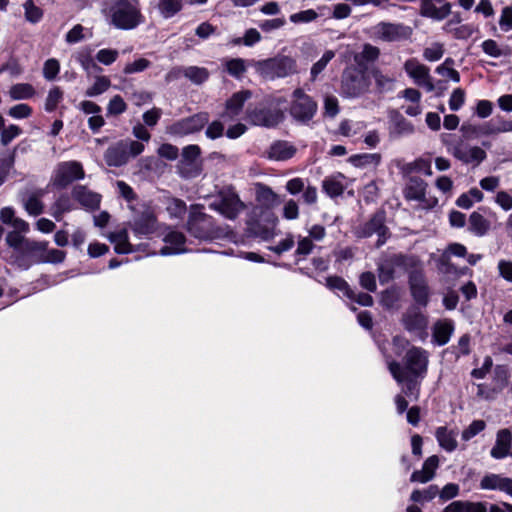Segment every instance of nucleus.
Listing matches in <instances>:
<instances>
[{
  "label": "nucleus",
  "mask_w": 512,
  "mask_h": 512,
  "mask_svg": "<svg viewBox=\"0 0 512 512\" xmlns=\"http://www.w3.org/2000/svg\"><path fill=\"white\" fill-rule=\"evenodd\" d=\"M108 23L118 30H133L144 23L140 0H111L106 9Z\"/></svg>",
  "instance_id": "1"
},
{
  "label": "nucleus",
  "mask_w": 512,
  "mask_h": 512,
  "mask_svg": "<svg viewBox=\"0 0 512 512\" xmlns=\"http://www.w3.org/2000/svg\"><path fill=\"white\" fill-rule=\"evenodd\" d=\"M250 65L264 80L273 81L286 78L298 73L297 60L287 55H276L264 60H251Z\"/></svg>",
  "instance_id": "2"
},
{
  "label": "nucleus",
  "mask_w": 512,
  "mask_h": 512,
  "mask_svg": "<svg viewBox=\"0 0 512 512\" xmlns=\"http://www.w3.org/2000/svg\"><path fill=\"white\" fill-rule=\"evenodd\" d=\"M370 81L364 70L356 67L344 69L341 76V94L347 98H357L368 92Z\"/></svg>",
  "instance_id": "3"
},
{
  "label": "nucleus",
  "mask_w": 512,
  "mask_h": 512,
  "mask_svg": "<svg viewBox=\"0 0 512 512\" xmlns=\"http://www.w3.org/2000/svg\"><path fill=\"white\" fill-rule=\"evenodd\" d=\"M461 132L466 139H476L481 136L497 135L505 132H512V120H506L502 117H495L482 124L464 123L461 126Z\"/></svg>",
  "instance_id": "4"
},
{
  "label": "nucleus",
  "mask_w": 512,
  "mask_h": 512,
  "mask_svg": "<svg viewBox=\"0 0 512 512\" xmlns=\"http://www.w3.org/2000/svg\"><path fill=\"white\" fill-rule=\"evenodd\" d=\"M187 231L200 240L218 238L222 234V230L214 226L212 217L200 211L190 212Z\"/></svg>",
  "instance_id": "5"
},
{
  "label": "nucleus",
  "mask_w": 512,
  "mask_h": 512,
  "mask_svg": "<svg viewBox=\"0 0 512 512\" xmlns=\"http://www.w3.org/2000/svg\"><path fill=\"white\" fill-rule=\"evenodd\" d=\"M293 100L290 106L291 116L298 122L307 123L315 116L317 112V103L304 92L297 88L292 94Z\"/></svg>",
  "instance_id": "6"
},
{
  "label": "nucleus",
  "mask_w": 512,
  "mask_h": 512,
  "mask_svg": "<svg viewBox=\"0 0 512 512\" xmlns=\"http://www.w3.org/2000/svg\"><path fill=\"white\" fill-rule=\"evenodd\" d=\"M210 208L218 211L224 217L234 220L245 208L239 196L231 189L222 190L210 204Z\"/></svg>",
  "instance_id": "7"
},
{
  "label": "nucleus",
  "mask_w": 512,
  "mask_h": 512,
  "mask_svg": "<svg viewBox=\"0 0 512 512\" xmlns=\"http://www.w3.org/2000/svg\"><path fill=\"white\" fill-rule=\"evenodd\" d=\"M85 177L83 166L77 161H66L59 163L54 171L51 183L58 189H64L72 182Z\"/></svg>",
  "instance_id": "8"
},
{
  "label": "nucleus",
  "mask_w": 512,
  "mask_h": 512,
  "mask_svg": "<svg viewBox=\"0 0 512 512\" xmlns=\"http://www.w3.org/2000/svg\"><path fill=\"white\" fill-rule=\"evenodd\" d=\"M200 154L201 149L198 145H188L182 149L181 159L176 166L181 177L189 179L200 175L202 170Z\"/></svg>",
  "instance_id": "9"
},
{
  "label": "nucleus",
  "mask_w": 512,
  "mask_h": 512,
  "mask_svg": "<svg viewBox=\"0 0 512 512\" xmlns=\"http://www.w3.org/2000/svg\"><path fill=\"white\" fill-rule=\"evenodd\" d=\"M404 371L413 377H424L428 366V353L420 347H411L404 358Z\"/></svg>",
  "instance_id": "10"
},
{
  "label": "nucleus",
  "mask_w": 512,
  "mask_h": 512,
  "mask_svg": "<svg viewBox=\"0 0 512 512\" xmlns=\"http://www.w3.org/2000/svg\"><path fill=\"white\" fill-rule=\"evenodd\" d=\"M247 120L253 125L274 127L284 119L283 112L278 108L257 106L247 110Z\"/></svg>",
  "instance_id": "11"
},
{
  "label": "nucleus",
  "mask_w": 512,
  "mask_h": 512,
  "mask_svg": "<svg viewBox=\"0 0 512 512\" xmlns=\"http://www.w3.org/2000/svg\"><path fill=\"white\" fill-rule=\"evenodd\" d=\"M209 121L208 113L201 112L193 116L181 119L169 127V132L174 135H187L200 131Z\"/></svg>",
  "instance_id": "12"
},
{
  "label": "nucleus",
  "mask_w": 512,
  "mask_h": 512,
  "mask_svg": "<svg viewBox=\"0 0 512 512\" xmlns=\"http://www.w3.org/2000/svg\"><path fill=\"white\" fill-rule=\"evenodd\" d=\"M404 69L418 86H423L428 92L435 89L429 68L424 64L412 58L404 63Z\"/></svg>",
  "instance_id": "13"
},
{
  "label": "nucleus",
  "mask_w": 512,
  "mask_h": 512,
  "mask_svg": "<svg viewBox=\"0 0 512 512\" xmlns=\"http://www.w3.org/2000/svg\"><path fill=\"white\" fill-rule=\"evenodd\" d=\"M158 227L157 218L150 209H145L142 213L135 216L131 224V229L138 238L149 237L158 230Z\"/></svg>",
  "instance_id": "14"
},
{
  "label": "nucleus",
  "mask_w": 512,
  "mask_h": 512,
  "mask_svg": "<svg viewBox=\"0 0 512 512\" xmlns=\"http://www.w3.org/2000/svg\"><path fill=\"white\" fill-rule=\"evenodd\" d=\"M388 368L393 378L398 383H405L403 392L406 396L417 400L419 397V382L416 380L417 377L408 375L401 367L399 362L390 361Z\"/></svg>",
  "instance_id": "15"
},
{
  "label": "nucleus",
  "mask_w": 512,
  "mask_h": 512,
  "mask_svg": "<svg viewBox=\"0 0 512 512\" xmlns=\"http://www.w3.org/2000/svg\"><path fill=\"white\" fill-rule=\"evenodd\" d=\"M376 234L378 236L377 246L383 245L388 237V228L385 225V212L377 211L368 222L361 228L360 235L370 237Z\"/></svg>",
  "instance_id": "16"
},
{
  "label": "nucleus",
  "mask_w": 512,
  "mask_h": 512,
  "mask_svg": "<svg viewBox=\"0 0 512 512\" xmlns=\"http://www.w3.org/2000/svg\"><path fill=\"white\" fill-rule=\"evenodd\" d=\"M409 286L415 302L422 307H426L429 301V289L421 269L410 272Z\"/></svg>",
  "instance_id": "17"
},
{
  "label": "nucleus",
  "mask_w": 512,
  "mask_h": 512,
  "mask_svg": "<svg viewBox=\"0 0 512 512\" xmlns=\"http://www.w3.org/2000/svg\"><path fill=\"white\" fill-rule=\"evenodd\" d=\"M414 263V259L404 255H393L378 266V278L381 284L388 283L394 278L396 267H406Z\"/></svg>",
  "instance_id": "18"
},
{
  "label": "nucleus",
  "mask_w": 512,
  "mask_h": 512,
  "mask_svg": "<svg viewBox=\"0 0 512 512\" xmlns=\"http://www.w3.org/2000/svg\"><path fill=\"white\" fill-rule=\"evenodd\" d=\"M401 322L410 333H422L428 325L427 317L415 306L409 307L402 315Z\"/></svg>",
  "instance_id": "19"
},
{
  "label": "nucleus",
  "mask_w": 512,
  "mask_h": 512,
  "mask_svg": "<svg viewBox=\"0 0 512 512\" xmlns=\"http://www.w3.org/2000/svg\"><path fill=\"white\" fill-rule=\"evenodd\" d=\"M452 154L464 164L479 165L486 158V152L482 148L464 144L455 145Z\"/></svg>",
  "instance_id": "20"
},
{
  "label": "nucleus",
  "mask_w": 512,
  "mask_h": 512,
  "mask_svg": "<svg viewBox=\"0 0 512 512\" xmlns=\"http://www.w3.org/2000/svg\"><path fill=\"white\" fill-rule=\"evenodd\" d=\"M72 197L86 210H96L99 208L101 195L91 191L84 185H76L72 189Z\"/></svg>",
  "instance_id": "21"
},
{
  "label": "nucleus",
  "mask_w": 512,
  "mask_h": 512,
  "mask_svg": "<svg viewBox=\"0 0 512 512\" xmlns=\"http://www.w3.org/2000/svg\"><path fill=\"white\" fill-rule=\"evenodd\" d=\"M104 160L110 167H120L129 161V153L125 141H118L104 153Z\"/></svg>",
  "instance_id": "22"
},
{
  "label": "nucleus",
  "mask_w": 512,
  "mask_h": 512,
  "mask_svg": "<svg viewBox=\"0 0 512 512\" xmlns=\"http://www.w3.org/2000/svg\"><path fill=\"white\" fill-rule=\"evenodd\" d=\"M377 36L388 42L397 41L408 35V29L402 24L381 22L376 27Z\"/></svg>",
  "instance_id": "23"
},
{
  "label": "nucleus",
  "mask_w": 512,
  "mask_h": 512,
  "mask_svg": "<svg viewBox=\"0 0 512 512\" xmlns=\"http://www.w3.org/2000/svg\"><path fill=\"white\" fill-rule=\"evenodd\" d=\"M512 446V432L507 429H500L496 434L495 445L490 451L494 459H503L510 454Z\"/></svg>",
  "instance_id": "24"
},
{
  "label": "nucleus",
  "mask_w": 512,
  "mask_h": 512,
  "mask_svg": "<svg viewBox=\"0 0 512 512\" xmlns=\"http://www.w3.org/2000/svg\"><path fill=\"white\" fill-rule=\"evenodd\" d=\"M440 0H420V14L433 20H443L451 13L450 3L436 7L435 3Z\"/></svg>",
  "instance_id": "25"
},
{
  "label": "nucleus",
  "mask_w": 512,
  "mask_h": 512,
  "mask_svg": "<svg viewBox=\"0 0 512 512\" xmlns=\"http://www.w3.org/2000/svg\"><path fill=\"white\" fill-rule=\"evenodd\" d=\"M480 487L484 490H500L512 496V479L498 474L484 476Z\"/></svg>",
  "instance_id": "26"
},
{
  "label": "nucleus",
  "mask_w": 512,
  "mask_h": 512,
  "mask_svg": "<svg viewBox=\"0 0 512 512\" xmlns=\"http://www.w3.org/2000/svg\"><path fill=\"white\" fill-rule=\"evenodd\" d=\"M46 194L45 189H36L29 193H26L22 197V202L26 212L31 216H38L44 211V204L42 198Z\"/></svg>",
  "instance_id": "27"
},
{
  "label": "nucleus",
  "mask_w": 512,
  "mask_h": 512,
  "mask_svg": "<svg viewBox=\"0 0 512 512\" xmlns=\"http://www.w3.org/2000/svg\"><path fill=\"white\" fill-rule=\"evenodd\" d=\"M439 467V458L437 455L428 457L422 466L421 470H416L410 477L411 482L427 483L435 476V472Z\"/></svg>",
  "instance_id": "28"
},
{
  "label": "nucleus",
  "mask_w": 512,
  "mask_h": 512,
  "mask_svg": "<svg viewBox=\"0 0 512 512\" xmlns=\"http://www.w3.org/2000/svg\"><path fill=\"white\" fill-rule=\"evenodd\" d=\"M164 242L167 244L162 247L160 254L163 256L170 254H179L185 252L184 243L185 236L181 232L171 231L164 237Z\"/></svg>",
  "instance_id": "29"
},
{
  "label": "nucleus",
  "mask_w": 512,
  "mask_h": 512,
  "mask_svg": "<svg viewBox=\"0 0 512 512\" xmlns=\"http://www.w3.org/2000/svg\"><path fill=\"white\" fill-rule=\"evenodd\" d=\"M252 93L249 90H243L234 93L226 102V112L224 116L233 119L242 111L244 103L250 99Z\"/></svg>",
  "instance_id": "30"
},
{
  "label": "nucleus",
  "mask_w": 512,
  "mask_h": 512,
  "mask_svg": "<svg viewBox=\"0 0 512 512\" xmlns=\"http://www.w3.org/2000/svg\"><path fill=\"white\" fill-rule=\"evenodd\" d=\"M457 435V431L449 430L445 426L438 427L435 432L439 446L447 452L456 450L458 446Z\"/></svg>",
  "instance_id": "31"
},
{
  "label": "nucleus",
  "mask_w": 512,
  "mask_h": 512,
  "mask_svg": "<svg viewBox=\"0 0 512 512\" xmlns=\"http://www.w3.org/2000/svg\"><path fill=\"white\" fill-rule=\"evenodd\" d=\"M256 189V200L259 204L266 208H273L280 204L281 199L269 186L257 183Z\"/></svg>",
  "instance_id": "32"
},
{
  "label": "nucleus",
  "mask_w": 512,
  "mask_h": 512,
  "mask_svg": "<svg viewBox=\"0 0 512 512\" xmlns=\"http://www.w3.org/2000/svg\"><path fill=\"white\" fill-rule=\"evenodd\" d=\"M296 153V148L286 141H277L273 143L267 151L268 158L276 161L290 159Z\"/></svg>",
  "instance_id": "33"
},
{
  "label": "nucleus",
  "mask_w": 512,
  "mask_h": 512,
  "mask_svg": "<svg viewBox=\"0 0 512 512\" xmlns=\"http://www.w3.org/2000/svg\"><path fill=\"white\" fill-rule=\"evenodd\" d=\"M427 184L419 177H411L404 190L405 198L408 200L422 201L425 198Z\"/></svg>",
  "instance_id": "34"
},
{
  "label": "nucleus",
  "mask_w": 512,
  "mask_h": 512,
  "mask_svg": "<svg viewBox=\"0 0 512 512\" xmlns=\"http://www.w3.org/2000/svg\"><path fill=\"white\" fill-rule=\"evenodd\" d=\"M468 223L469 231L479 237L486 235L491 228L490 222L480 213V211H474L470 215Z\"/></svg>",
  "instance_id": "35"
},
{
  "label": "nucleus",
  "mask_w": 512,
  "mask_h": 512,
  "mask_svg": "<svg viewBox=\"0 0 512 512\" xmlns=\"http://www.w3.org/2000/svg\"><path fill=\"white\" fill-rule=\"evenodd\" d=\"M74 209L71 197L67 193H62L51 205V215L55 220L60 221L63 215Z\"/></svg>",
  "instance_id": "36"
},
{
  "label": "nucleus",
  "mask_w": 512,
  "mask_h": 512,
  "mask_svg": "<svg viewBox=\"0 0 512 512\" xmlns=\"http://www.w3.org/2000/svg\"><path fill=\"white\" fill-rule=\"evenodd\" d=\"M379 55V48L367 43L364 44L363 49L360 53L354 55V61L359 67L365 69L367 67V64L376 61Z\"/></svg>",
  "instance_id": "37"
},
{
  "label": "nucleus",
  "mask_w": 512,
  "mask_h": 512,
  "mask_svg": "<svg viewBox=\"0 0 512 512\" xmlns=\"http://www.w3.org/2000/svg\"><path fill=\"white\" fill-rule=\"evenodd\" d=\"M392 133L397 136L411 134L414 131L413 125L407 121L398 111H391Z\"/></svg>",
  "instance_id": "38"
},
{
  "label": "nucleus",
  "mask_w": 512,
  "mask_h": 512,
  "mask_svg": "<svg viewBox=\"0 0 512 512\" xmlns=\"http://www.w3.org/2000/svg\"><path fill=\"white\" fill-rule=\"evenodd\" d=\"M401 173L404 176L411 174L412 172H423L427 176L432 175V169L429 161L424 159H417L414 162L404 163L400 166Z\"/></svg>",
  "instance_id": "39"
},
{
  "label": "nucleus",
  "mask_w": 512,
  "mask_h": 512,
  "mask_svg": "<svg viewBox=\"0 0 512 512\" xmlns=\"http://www.w3.org/2000/svg\"><path fill=\"white\" fill-rule=\"evenodd\" d=\"M224 66L226 72L236 79H241L247 71L246 61L242 58L226 59Z\"/></svg>",
  "instance_id": "40"
},
{
  "label": "nucleus",
  "mask_w": 512,
  "mask_h": 512,
  "mask_svg": "<svg viewBox=\"0 0 512 512\" xmlns=\"http://www.w3.org/2000/svg\"><path fill=\"white\" fill-rule=\"evenodd\" d=\"M453 332V325L450 322H438L433 329V338L438 345H445Z\"/></svg>",
  "instance_id": "41"
},
{
  "label": "nucleus",
  "mask_w": 512,
  "mask_h": 512,
  "mask_svg": "<svg viewBox=\"0 0 512 512\" xmlns=\"http://www.w3.org/2000/svg\"><path fill=\"white\" fill-rule=\"evenodd\" d=\"M371 75L374 79L377 91L379 93L388 92L393 89L394 79L387 75H384L380 69L373 68L371 70Z\"/></svg>",
  "instance_id": "42"
},
{
  "label": "nucleus",
  "mask_w": 512,
  "mask_h": 512,
  "mask_svg": "<svg viewBox=\"0 0 512 512\" xmlns=\"http://www.w3.org/2000/svg\"><path fill=\"white\" fill-rule=\"evenodd\" d=\"M157 7L164 18H171L183 8V0H159Z\"/></svg>",
  "instance_id": "43"
},
{
  "label": "nucleus",
  "mask_w": 512,
  "mask_h": 512,
  "mask_svg": "<svg viewBox=\"0 0 512 512\" xmlns=\"http://www.w3.org/2000/svg\"><path fill=\"white\" fill-rule=\"evenodd\" d=\"M35 90L29 83H18L11 86L9 95L12 100L29 99L33 97Z\"/></svg>",
  "instance_id": "44"
},
{
  "label": "nucleus",
  "mask_w": 512,
  "mask_h": 512,
  "mask_svg": "<svg viewBox=\"0 0 512 512\" xmlns=\"http://www.w3.org/2000/svg\"><path fill=\"white\" fill-rule=\"evenodd\" d=\"M110 240L115 243V251L119 254H128L133 251L126 230L111 234Z\"/></svg>",
  "instance_id": "45"
},
{
  "label": "nucleus",
  "mask_w": 512,
  "mask_h": 512,
  "mask_svg": "<svg viewBox=\"0 0 512 512\" xmlns=\"http://www.w3.org/2000/svg\"><path fill=\"white\" fill-rule=\"evenodd\" d=\"M23 9L25 20L29 23L36 24L43 18V10L36 6L33 0H26Z\"/></svg>",
  "instance_id": "46"
},
{
  "label": "nucleus",
  "mask_w": 512,
  "mask_h": 512,
  "mask_svg": "<svg viewBox=\"0 0 512 512\" xmlns=\"http://www.w3.org/2000/svg\"><path fill=\"white\" fill-rule=\"evenodd\" d=\"M183 75L195 84H202L209 77V72L206 68L189 66L183 69Z\"/></svg>",
  "instance_id": "47"
},
{
  "label": "nucleus",
  "mask_w": 512,
  "mask_h": 512,
  "mask_svg": "<svg viewBox=\"0 0 512 512\" xmlns=\"http://www.w3.org/2000/svg\"><path fill=\"white\" fill-rule=\"evenodd\" d=\"M326 285L331 290H339L344 293V295L348 298H354L355 293L351 290L348 283L339 276H330L326 279Z\"/></svg>",
  "instance_id": "48"
},
{
  "label": "nucleus",
  "mask_w": 512,
  "mask_h": 512,
  "mask_svg": "<svg viewBox=\"0 0 512 512\" xmlns=\"http://www.w3.org/2000/svg\"><path fill=\"white\" fill-rule=\"evenodd\" d=\"M48 242L26 239L20 251L22 254L39 256L46 251Z\"/></svg>",
  "instance_id": "49"
},
{
  "label": "nucleus",
  "mask_w": 512,
  "mask_h": 512,
  "mask_svg": "<svg viewBox=\"0 0 512 512\" xmlns=\"http://www.w3.org/2000/svg\"><path fill=\"white\" fill-rule=\"evenodd\" d=\"M110 86L111 81L108 77L97 76L93 85L86 90L85 94L88 97H95L107 91Z\"/></svg>",
  "instance_id": "50"
},
{
  "label": "nucleus",
  "mask_w": 512,
  "mask_h": 512,
  "mask_svg": "<svg viewBox=\"0 0 512 512\" xmlns=\"http://www.w3.org/2000/svg\"><path fill=\"white\" fill-rule=\"evenodd\" d=\"M438 494V486L430 485L428 488L424 490H414L411 493L410 499L413 502H426L431 501Z\"/></svg>",
  "instance_id": "51"
},
{
  "label": "nucleus",
  "mask_w": 512,
  "mask_h": 512,
  "mask_svg": "<svg viewBox=\"0 0 512 512\" xmlns=\"http://www.w3.org/2000/svg\"><path fill=\"white\" fill-rule=\"evenodd\" d=\"M75 58L81 67L87 72H89L91 69H100L94 62L91 56V49L89 48H83L78 51L75 55Z\"/></svg>",
  "instance_id": "52"
},
{
  "label": "nucleus",
  "mask_w": 512,
  "mask_h": 512,
  "mask_svg": "<svg viewBox=\"0 0 512 512\" xmlns=\"http://www.w3.org/2000/svg\"><path fill=\"white\" fill-rule=\"evenodd\" d=\"M335 53L332 50H327L322 57L313 64L311 68V79L314 81L317 76L326 68L327 64L334 58Z\"/></svg>",
  "instance_id": "53"
},
{
  "label": "nucleus",
  "mask_w": 512,
  "mask_h": 512,
  "mask_svg": "<svg viewBox=\"0 0 512 512\" xmlns=\"http://www.w3.org/2000/svg\"><path fill=\"white\" fill-rule=\"evenodd\" d=\"M400 299L399 292L395 288L387 289L381 293L380 303L386 309L396 307Z\"/></svg>",
  "instance_id": "54"
},
{
  "label": "nucleus",
  "mask_w": 512,
  "mask_h": 512,
  "mask_svg": "<svg viewBox=\"0 0 512 512\" xmlns=\"http://www.w3.org/2000/svg\"><path fill=\"white\" fill-rule=\"evenodd\" d=\"M63 98V92L59 87H53L47 95L46 101H45V110L47 112L54 111L59 102Z\"/></svg>",
  "instance_id": "55"
},
{
  "label": "nucleus",
  "mask_w": 512,
  "mask_h": 512,
  "mask_svg": "<svg viewBox=\"0 0 512 512\" xmlns=\"http://www.w3.org/2000/svg\"><path fill=\"white\" fill-rule=\"evenodd\" d=\"M22 133V129L14 124L9 125L6 128H3L0 134V143L2 146H7L11 143L16 137H18Z\"/></svg>",
  "instance_id": "56"
},
{
  "label": "nucleus",
  "mask_w": 512,
  "mask_h": 512,
  "mask_svg": "<svg viewBox=\"0 0 512 512\" xmlns=\"http://www.w3.org/2000/svg\"><path fill=\"white\" fill-rule=\"evenodd\" d=\"M65 259V252L58 249H46L37 259L38 262L42 263H61Z\"/></svg>",
  "instance_id": "57"
},
{
  "label": "nucleus",
  "mask_w": 512,
  "mask_h": 512,
  "mask_svg": "<svg viewBox=\"0 0 512 512\" xmlns=\"http://www.w3.org/2000/svg\"><path fill=\"white\" fill-rule=\"evenodd\" d=\"M350 160L355 166L378 165L381 161V155L378 153L361 154L351 157Z\"/></svg>",
  "instance_id": "58"
},
{
  "label": "nucleus",
  "mask_w": 512,
  "mask_h": 512,
  "mask_svg": "<svg viewBox=\"0 0 512 512\" xmlns=\"http://www.w3.org/2000/svg\"><path fill=\"white\" fill-rule=\"evenodd\" d=\"M323 190L330 197H337L341 195L344 191V186L340 181H337L333 178H327L323 181L322 184Z\"/></svg>",
  "instance_id": "59"
},
{
  "label": "nucleus",
  "mask_w": 512,
  "mask_h": 512,
  "mask_svg": "<svg viewBox=\"0 0 512 512\" xmlns=\"http://www.w3.org/2000/svg\"><path fill=\"white\" fill-rule=\"evenodd\" d=\"M60 71V64L57 59L50 58L45 61L43 66V76L46 80H54Z\"/></svg>",
  "instance_id": "60"
},
{
  "label": "nucleus",
  "mask_w": 512,
  "mask_h": 512,
  "mask_svg": "<svg viewBox=\"0 0 512 512\" xmlns=\"http://www.w3.org/2000/svg\"><path fill=\"white\" fill-rule=\"evenodd\" d=\"M127 109V105L120 95L111 98L107 106V115H120Z\"/></svg>",
  "instance_id": "61"
},
{
  "label": "nucleus",
  "mask_w": 512,
  "mask_h": 512,
  "mask_svg": "<svg viewBox=\"0 0 512 512\" xmlns=\"http://www.w3.org/2000/svg\"><path fill=\"white\" fill-rule=\"evenodd\" d=\"M318 18V14L313 9H307L290 15L289 19L292 23H309Z\"/></svg>",
  "instance_id": "62"
},
{
  "label": "nucleus",
  "mask_w": 512,
  "mask_h": 512,
  "mask_svg": "<svg viewBox=\"0 0 512 512\" xmlns=\"http://www.w3.org/2000/svg\"><path fill=\"white\" fill-rule=\"evenodd\" d=\"M486 427L483 420H474L466 429L462 431V439L469 441L471 438L482 432Z\"/></svg>",
  "instance_id": "63"
},
{
  "label": "nucleus",
  "mask_w": 512,
  "mask_h": 512,
  "mask_svg": "<svg viewBox=\"0 0 512 512\" xmlns=\"http://www.w3.org/2000/svg\"><path fill=\"white\" fill-rule=\"evenodd\" d=\"M151 62L146 58H139L131 63H127L123 69L125 74L139 73L149 68Z\"/></svg>",
  "instance_id": "64"
}]
</instances>
